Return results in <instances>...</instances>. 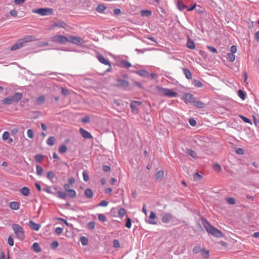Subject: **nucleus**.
<instances>
[{
    "label": "nucleus",
    "mask_w": 259,
    "mask_h": 259,
    "mask_svg": "<svg viewBox=\"0 0 259 259\" xmlns=\"http://www.w3.org/2000/svg\"><path fill=\"white\" fill-rule=\"evenodd\" d=\"M29 226L32 230L34 231H38L40 227V225L33 222L32 221H29Z\"/></svg>",
    "instance_id": "15"
},
{
    "label": "nucleus",
    "mask_w": 259,
    "mask_h": 259,
    "mask_svg": "<svg viewBox=\"0 0 259 259\" xmlns=\"http://www.w3.org/2000/svg\"><path fill=\"white\" fill-rule=\"evenodd\" d=\"M90 120H91L90 117L89 115H87L84 117L82 118L81 121L83 123H85L89 122L90 121Z\"/></svg>",
    "instance_id": "50"
},
{
    "label": "nucleus",
    "mask_w": 259,
    "mask_h": 259,
    "mask_svg": "<svg viewBox=\"0 0 259 259\" xmlns=\"http://www.w3.org/2000/svg\"><path fill=\"white\" fill-rule=\"evenodd\" d=\"M69 187H66V197H69L71 198H74L76 196V192L73 189L68 188Z\"/></svg>",
    "instance_id": "13"
},
{
    "label": "nucleus",
    "mask_w": 259,
    "mask_h": 259,
    "mask_svg": "<svg viewBox=\"0 0 259 259\" xmlns=\"http://www.w3.org/2000/svg\"><path fill=\"white\" fill-rule=\"evenodd\" d=\"M27 135L28 138L32 139L34 137L33 132L32 130L29 129L27 131Z\"/></svg>",
    "instance_id": "47"
},
{
    "label": "nucleus",
    "mask_w": 259,
    "mask_h": 259,
    "mask_svg": "<svg viewBox=\"0 0 259 259\" xmlns=\"http://www.w3.org/2000/svg\"><path fill=\"white\" fill-rule=\"evenodd\" d=\"M227 58L230 62H233L235 60V57L233 53H229L227 54Z\"/></svg>",
    "instance_id": "36"
},
{
    "label": "nucleus",
    "mask_w": 259,
    "mask_h": 259,
    "mask_svg": "<svg viewBox=\"0 0 259 259\" xmlns=\"http://www.w3.org/2000/svg\"><path fill=\"white\" fill-rule=\"evenodd\" d=\"M36 174L37 175L40 176L43 172V168L39 165H37L36 167Z\"/></svg>",
    "instance_id": "38"
},
{
    "label": "nucleus",
    "mask_w": 259,
    "mask_h": 259,
    "mask_svg": "<svg viewBox=\"0 0 259 259\" xmlns=\"http://www.w3.org/2000/svg\"><path fill=\"white\" fill-rule=\"evenodd\" d=\"M68 184H66V187H69L70 185H72L75 183V179L73 178H70L68 180Z\"/></svg>",
    "instance_id": "42"
},
{
    "label": "nucleus",
    "mask_w": 259,
    "mask_h": 259,
    "mask_svg": "<svg viewBox=\"0 0 259 259\" xmlns=\"http://www.w3.org/2000/svg\"><path fill=\"white\" fill-rule=\"evenodd\" d=\"M201 223L208 233L217 238L223 237L222 232L215 227L211 226L205 218H201Z\"/></svg>",
    "instance_id": "1"
},
{
    "label": "nucleus",
    "mask_w": 259,
    "mask_h": 259,
    "mask_svg": "<svg viewBox=\"0 0 259 259\" xmlns=\"http://www.w3.org/2000/svg\"><path fill=\"white\" fill-rule=\"evenodd\" d=\"M59 245V243L57 241H53L51 244V247L53 249L56 248Z\"/></svg>",
    "instance_id": "56"
},
{
    "label": "nucleus",
    "mask_w": 259,
    "mask_h": 259,
    "mask_svg": "<svg viewBox=\"0 0 259 259\" xmlns=\"http://www.w3.org/2000/svg\"><path fill=\"white\" fill-rule=\"evenodd\" d=\"M32 12L41 16H49L53 14V10L49 8H39L33 10Z\"/></svg>",
    "instance_id": "5"
},
{
    "label": "nucleus",
    "mask_w": 259,
    "mask_h": 259,
    "mask_svg": "<svg viewBox=\"0 0 259 259\" xmlns=\"http://www.w3.org/2000/svg\"><path fill=\"white\" fill-rule=\"evenodd\" d=\"M193 105L196 108L201 109L205 108L206 104L203 102L195 100Z\"/></svg>",
    "instance_id": "17"
},
{
    "label": "nucleus",
    "mask_w": 259,
    "mask_h": 259,
    "mask_svg": "<svg viewBox=\"0 0 259 259\" xmlns=\"http://www.w3.org/2000/svg\"><path fill=\"white\" fill-rule=\"evenodd\" d=\"M186 153L188 155L191 156L193 158H197L196 153L194 150H193L191 149H187Z\"/></svg>",
    "instance_id": "24"
},
{
    "label": "nucleus",
    "mask_w": 259,
    "mask_h": 259,
    "mask_svg": "<svg viewBox=\"0 0 259 259\" xmlns=\"http://www.w3.org/2000/svg\"><path fill=\"white\" fill-rule=\"evenodd\" d=\"M136 73L140 76L143 77H148L149 76V72L145 69H141L136 71Z\"/></svg>",
    "instance_id": "20"
},
{
    "label": "nucleus",
    "mask_w": 259,
    "mask_h": 259,
    "mask_svg": "<svg viewBox=\"0 0 259 259\" xmlns=\"http://www.w3.org/2000/svg\"><path fill=\"white\" fill-rule=\"evenodd\" d=\"M106 10V7L104 5H99L96 8V11L99 13H103Z\"/></svg>",
    "instance_id": "27"
},
{
    "label": "nucleus",
    "mask_w": 259,
    "mask_h": 259,
    "mask_svg": "<svg viewBox=\"0 0 259 259\" xmlns=\"http://www.w3.org/2000/svg\"><path fill=\"white\" fill-rule=\"evenodd\" d=\"M98 219L101 222H105L106 220V216L104 214H102V213L98 214Z\"/></svg>",
    "instance_id": "43"
},
{
    "label": "nucleus",
    "mask_w": 259,
    "mask_h": 259,
    "mask_svg": "<svg viewBox=\"0 0 259 259\" xmlns=\"http://www.w3.org/2000/svg\"><path fill=\"white\" fill-rule=\"evenodd\" d=\"M8 241L9 244L10 246H13V245H14V240H13V239L12 238V237L11 236H9V237Z\"/></svg>",
    "instance_id": "62"
},
{
    "label": "nucleus",
    "mask_w": 259,
    "mask_h": 259,
    "mask_svg": "<svg viewBox=\"0 0 259 259\" xmlns=\"http://www.w3.org/2000/svg\"><path fill=\"white\" fill-rule=\"evenodd\" d=\"M189 122L190 123V124L192 126H194L196 125V120L193 119V118H190L189 119Z\"/></svg>",
    "instance_id": "59"
},
{
    "label": "nucleus",
    "mask_w": 259,
    "mask_h": 259,
    "mask_svg": "<svg viewBox=\"0 0 259 259\" xmlns=\"http://www.w3.org/2000/svg\"><path fill=\"white\" fill-rule=\"evenodd\" d=\"M226 201L230 204H235L236 203V200L234 198L228 197L226 198Z\"/></svg>",
    "instance_id": "44"
},
{
    "label": "nucleus",
    "mask_w": 259,
    "mask_h": 259,
    "mask_svg": "<svg viewBox=\"0 0 259 259\" xmlns=\"http://www.w3.org/2000/svg\"><path fill=\"white\" fill-rule=\"evenodd\" d=\"M66 41L82 47L84 46L85 43L82 38L78 36H70L69 38L66 37Z\"/></svg>",
    "instance_id": "6"
},
{
    "label": "nucleus",
    "mask_w": 259,
    "mask_h": 259,
    "mask_svg": "<svg viewBox=\"0 0 259 259\" xmlns=\"http://www.w3.org/2000/svg\"><path fill=\"white\" fill-rule=\"evenodd\" d=\"M183 73L185 74L186 77L188 79H191L192 78V75L191 71L187 68H183Z\"/></svg>",
    "instance_id": "18"
},
{
    "label": "nucleus",
    "mask_w": 259,
    "mask_h": 259,
    "mask_svg": "<svg viewBox=\"0 0 259 259\" xmlns=\"http://www.w3.org/2000/svg\"><path fill=\"white\" fill-rule=\"evenodd\" d=\"M98 59L99 61L102 63V64H104L105 65H108L110 66V62L106 59L102 55L98 54L97 56Z\"/></svg>",
    "instance_id": "16"
},
{
    "label": "nucleus",
    "mask_w": 259,
    "mask_h": 259,
    "mask_svg": "<svg viewBox=\"0 0 259 259\" xmlns=\"http://www.w3.org/2000/svg\"><path fill=\"white\" fill-rule=\"evenodd\" d=\"M201 255L205 258H208L209 255V251L204 249H202L201 251Z\"/></svg>",
    "instance_id": "35"
},
{
    "label": "nucleus",
    "mask_w": 259,
    "mask_h": 259,
    "mask_svg": "<svg viewBox=\"0 0 259 259\" xmlns=\"http://www.w3.org/2000/svg\"><path fill=\"white\" fill-rule=\"evenodd\" d=\"M20 193L24 196H27L30 194L29 189L26 187H23L20 190Z\"/></svg>",
    "instance_id": "21"
},
{
    "label": "nucleus",
    "mask_w": 259,
    "mask_h": 259,
    "mask_svg": "<svg viewBox=\"0 0 259 259\" xmlns=\"http://www.w3.org/2000/svg\"><path fill=\"white\" fill-rule=\"evenodd\" d=\"M130 82L125 79L121 78H118L116 80V87L119 88H122L124 90H126V88L129 86Z\"/></svg>",
    "instance_id": "8"
},
{
    "label": "nucleus",
    "mask_w": 259,
    "mask_h": 259,
    "mask_svg": "<svg viewBox=\"0 0 259 259\" xmlns=\"http://www.w3.org/2000/svg\"><path fill=\"white\" fill-rule=\"evenodd\" d=\"M43 158V156L41 154L36 155L34 157V159L36 161L40 162Z\"/></svg>",
    "instance_id": "54"
},
{
    "label": "nucleus",
    "mask_w": 259,
    "mask_h": 259,
    "mask_svg": "<svg viewBox=\"0 0 259 259\" xmlns=\"http://www.w3.org/2000/svg\"><path fill=\"white\" fill-rule=\"evenodd\" d=\"M110 167L107 165H104L103 166V169L105 172H108L110 170Z\"/></svg>",
    "instance_id": "63"
},
{
    "label": "nucleus",
    "mask_w": 259,
    "mask_h": 259,
    "mask_svg": "<svg viewBox=\"0 0 259 259\" xmlns=\"http://www.w3.org/2000/svg\"><path fill=\"white\" fill-rule=\"evenodd\" d=\"M55 142V138L54 137H50L47 140V143L49 146H53Z\"/></svg>",
    "instance_id": "32"
},
{
    "label": "nucleus",
    "mask_w": 259,
    "mask_h": 259,
    "mask_svg": "<svg viewBox=\"0 0 259 259\" xmlns=\"http://www.w3.org/2000/svg\"><path fill=\"white\" fill-rule=\"evenodd\" d=\"M156 215L155 214V213L153 212V211H151L150 213V215H149V219H151V220H154L156 218Z\"/></svg>",
    "instance_id": "64"
},
{
    "label": "nucleus",
    "mask_w": 259,
    "mask_h": 259,
    "mask_svg": "<svg viewBox=\"0 0 259 259\" xmlns=\"http://www.w3.org/2000/svg\"><path fill=\"white\" fill-rule=\"evenodd\" d=\"M213 168L217 172H219L221 170V167L218 163H215L213 165Z\"/></svg>",
    "instance_id": "53"
},
{
    "label": "nucleus",
    "mask_w": 259,
    "mask_h": 259,
    "mask_svg": "<svg viewBox=\"0 0 259 259\" xmlns=\"http://www.w3.org/2000/svg\"><path fill=\"white\" fill-rule=\"evenodd\" d=\"M164 171L162 170H159L155 175V178L157 180H160L163 177Z\"/></svg>",
    "instance_id": "25"
},
{
    "label": "nucleus",
    "mask_w": 259,
    "mask_h": 259,
    "mask_svg": "<svg viewBox=\"0 0 259 259\" xmlns=\"http://www.w3.org/2000/svg\"><path fill=\"white\" fill-rule=\"evenodd\" d=\"M87 228L90 230H93L95 228V223L93 221L90 222L87 224Z\"/></svg>",
    "instance_id": "34"
},
{
    "label": "nucleus",
    "mask_w": 259,
    "mask_h": 259,
    "mask_svg": "<svg viewBox=\"0 0 259 259\" xmlns=\"http://www.w3.org/2000/svg\"><path fill=\"white\" fill-rule=\"evenodd\" d=\"M183 99L185 103L187 102L193 104L195 102L196 98L194 97V95L190 93H185L183 94Z\"/></svg>",
    "instance_id": "10"
},
{
    "label": "nucleus",
    "mask_w": 259,
    "mask_h": 259,
    "mask_svg": "<svg viewBox=\"0 0 259 259\" xmlns=\"http://www.w3.org/2000/svg\"><path fill=\"white\" fill-rule=\"evenodd\" d=\"M202 178V176L199 174L198 172L194 174L193 176V179L194 181H199Z\"/></svg>",
    "instance_id": "41"
},
{
    "label": "nucleus",
    "mask_w": 259,
    "mask_h": 259,
    "mask_svg": "<svg viewBox=\"0 0 259 259\" xmlns=\"http://www.w3.org/2000/svg\"><path fill=\"white\" fill-rule=\"evenodd\" d=\"M84 194L88 198H91L93 197V193L91 189L88 188L85 190Z\"/></svg>",
    "instance_id": "28"
},
{
    "label": "nucleus",
    "mask_w": 259,
    "mask_h": 259,
    "mask_svg": "<svg viewBox=\"0 0 259 259\" xmlns=\"http://www.w3.org/2000/svg\"><path fill=\"white\" fill-rule=\"evenodd\" d=\"M125 210L123 208H120L118 211V214L120 217H123L125 214Z\"/></svg>",
    "instance_id": "40"
},
{
    "label": "nucleus",
    "mask_w": 259,
    "mask_h": 259,
    "mask_svg": "<svg viewBox=\"0 0 259 259\" xmlns=\"http://www.w3.org/2000/svg\"><path fill=\"white\" fill-rule=\"evenodd\" d=\"M47 177L49 179L52 180V179L54 178V174L53 171H49L47 172Z\"/></svg>",
    "instance_id": "49"
},
{
    "label": "nucleus",
    "mask_w": 259,
    "mask_h": 259,
    "mask_svg": "<svg viewBox=\"0 0 259 259\" xmlns=\"http://www.w3.org/2000/svg\"><path fill=\"white\" fill-rule=\"evenodd\" d=\"M32 248L36 252H40L41 251V247L37 242H35L33 244Z\"/></svg>",
    "instance_id": "22"
},
{
    "label": "nucleus",
    "mask_w": 259,
    "mask_h": 259,
    "mask_svg": "<svg viewBox=\"0 0 259 259\" xmlns=\"http://www.w3.org/2000/svg\"><path fill=\"white\" fill-rule=\"evenodd\" d=\"M192 83L195 87L201 88L203 87V83L199 80L194 79Z\"/></svg>",
    "instance_id": "30"
},
{
    "label": "nucleus",
    "mask_w": 259,
    "mask_h": 259,
    "mask_svg": "<svg viewBox=\"0 0 259 259\" xmlns=\"http://www.w3.org/2000/svg\"><path fill=\"white\" fill-rule=\"evenodd\" d=\"M109 202L106 200L101 201L98 204V206H107Z\"/></svg>",
    "instance_id": "51"
},
{
    "label": "nucleus",
    "mask_w": 259,
    "mask_h": 259,
    "mask_svg": "<svg viewBox=\"0 0 259 259\" xmlns=\"http://www.w3.org/2000/svg\"><path fill=\"white\" fill-rule=\"evenodd\" d=\"M120 63L121 66L125 68H127L132 66L131 63L126 60H122L120 62Z\"/></svg>",
    "instance_id": "29"
},
{
    "label": "nucleus",
    "mask_w": 259,
    "mask_h": 259,
    "mask_svg": "<svg viewBox=\"0 0 259 259\" xmlns=\"http://www.w3.org/2000/svg\"><path fill=\"white\" fill-rule=\"evenodd\" d=\"M45 97L43 95L39 96L36 99V102L38 105L42 104L45 102Z\"/></svg>",
    "instance_id": "31"
},
{
    "label": "nucleus",
    "mask_w": 259,
    "mask_h": 259,
    "mask_svg": "<svg viewBox=\"0 0 259 259\" xmlns=\"http://www.w3.org/2000/svg\"><path fill=\"white\" fill-rule=\"evenodd\" d=\"M9 206L13 210H18L20 207V203L16 201L11 202L9 203Z\"/></svg>",
    "instance_id": "19"
},
{
    "label": "nucleus",
    "mask_w": 259,
    "mask_h": 259,
    "mask_svg": "<svg viewBox=\"0 0 259 259\" xmlns=\"http://www.w3.org/2000/svg\"><path fill=\"white\" fill-rule=\"evenodd\" d=\"M157 89L159 92H162L166 96L169 97H177L178 96L177 93L172 91L170 89H165L160 87H157Z\"/></svg>",
    "instance_id": "7"
},
{
    "label": "nucleus",
    "mask_w": 259,
    "mask_h": 259,
    "mask_svg": "<svg viewBox=\"0 0 259 259\" xmlns=\"http://www.w3.org/2000/svg\"><path fill=\"white\" fill-rule=\"evenodd\" d=\"M12 229L18 239L23 240L25 239V232L19 225L14 224L12 225Z\"/></svg>",
    "instance_id": "4"
},
{
    "label": "nucleus",
    "mask_w": 259,
    "mask_h": 259,
    "mask_svg": "<svg viewBox=\"0 0 259 259\" xmlns=\"http://www.w3.org/2000/svg\"><path fill=\"white\" fill-rule=\"evenodd\" d=\"M83 180L85 182H88L89 180V176L87 170H83L82 172Z\"/></svg>",
    "instance_id": "39"
},
{
    "label": "nucleus",
    "mask_w": 259,
    "mask_h": 259,
    "mask_svg": "<svg viewBox=\"0 0 259 259\" xmlns=\"http://www.w3.org/2000/svg\"><path fill=\"white\" fill-rule=\"evenodd\" d=\"M237 51V47L236 46L233 45L231 47L230 51L231 53H235Z\"/></svg>",
    "instance_id": "60"
},
{
    "label": "nucleus",
    "mask_w": 259,
    "mask_h": 259,
    "mask_svg": "<svg viewBox=\"0 0 259 259\" xmlns=\"http://www.w3.org/2000/svg\"><path fill=\"white\" fill-rule=\"evenodd\" d=\"M75 140H76V137H75V136L74 135L71 139H66V141H65L66 144H68L70 142H71L72 143H74Z\"/></svg>",
    "instance_id": "48"
},
{
    "label": "nucleus",
    "mask_w": 259,
    "mask_h": 259,
    "mask_svg": "<svg viewBox=\"0 0 259 259\" xmlns=\"http://www.w3.org/2000/svg\"><path fill=\"white\" fill-rule=\"evenodd\" d=\"M9 137V133L8 132H5L2 136V139L3 140L5 141L8 139Z\"/></svg>",
    "instance_id": "55"
},
{
    "label": "nucleus",
    "mask_w": 259,
    "mask_h": 259,
    "mask_svg": "<svg viewBox=\"0 0 259 259\" xmlns=\"http://www.w3.org/2000/svg\"><path fill=\"white\" fill-rule=\"evenodd\" d=\"M35 40V38L33 36L29 35L24 37L22 39H20L18 40V41L13 45L11 47V51H14L18 50L24 46V44L27 42L32 41Z\"/></svg>",
    "instance_id": "2"
},
{
    "label": "nucleus",
    "mask_w": 259,
    "mask_h": 259,
    "mask_svg": "<svg viewBox=\"0 0 259 259\" xmlns=\"http://www.w3.org/2000/svg\"><path fill=\"white\" fill-rule=\"evenodd\" d=\"M188 40L187 42L186 46L190 49H194L195 48V45L194 41L190 38L189 35H187Z\"/></svg>",
    "instance_id": "14"
},
{
    "label": "nucleus",
    "mask_w": 259,
    "mask_h": 259,
    "mask_svg": "<svg viewBox=\"0 0 259 259\" xmlns=\"http://www.w3.org/2000/svg\"><path fill=\"white\" fill-rule=\"evenodd\" d=\"M177 7L181 11H183L185 8H187V6L181 0L178 1Z\"/></svg>",
    "instance_id": "26"
},
{
    "label": "nucleus",
    "mask_w": 259,
    "mask_h": 259,
    "mask_svg": "<svg viewBox=\"0 0 259 259\" xmlns=\"http://www.w3.org/2000/svg\"><path fill=\"white\" fill-rule=\"evenodd\" d=\"M80 240L83 245H86L88 243V239L84 236L81 237Z\"/></svg>",
    "instance_id": "37"
},
{
    "label": "nucleus",
    "mask_w": 259,
    "mask_h": 259,
    "mask_svg": "<svg viewBox=\"0 0 259 259\" xmlns=\"http://www.w3.org/2000/svg\"><path fill=\"white\" fill-rule=\"evenodd\" d=\"M240 118L243 120V121L246 123H250L251 124V121L250 120V119H249V118L243 116V115H240Z\"/></svg>",
    "instance_id": "52"
},
{
    "label": "nucleus",
    "mask_w": 259,
    "mask_h": 259,
    "mask_svg": "<svg viewBox=\"0 0 259 259\" xmlns=\"http://www.w3.org/2000/svg\"><path fill=\"white\" fill-rule=\"evenodd\" d=\"M142 104V102L137 101H132L130 104V107L132 109V112L134 114H138L139 112L138 106Z\"/></svg>",
    "instance_id": "9"
},
{
    "label": "nucleus",
    "mask_w": 259,
    "mask_h": 259,
    "mask_svg": "<svg viewBox=\"0 0 259 259\" xmlns=\"http://www.w3.org/2000/svg\"><path fill=\"white\" fill-rule=\"evenodd\" d=\"M236 152L240 155H242L244 154V151L243 149L241 148H238L236 149Z\"/></svg>",
    "instance_id": "61"
},
{
    "label": "nucleus",
    "mask_w": 259,
    "mask_h": 259,
    "mask_svg": "<svg viewBox=\"0 0 259 259\" xmlns=\"http://www.w3.org/2000/svg\"><path fill=\"white\" fill-rule=\"evenodd\" d=\"M207 48L210 52H211L213 53H217V52H218L217 49L214 47H212L209 46H207Z\"/></svg>",
    "instance_id": "58"
},
{
    "label": "nucleus",
    "mask_w": 259,
    "mask_h": 259,
    "mask_svg": "<svg viewBox=\"0 0 259 259\" xmlns=\"http://www.w3.org/2000/svg\"><path fill=\"white\" fill-rule=\"evenodd\" d=\"M22 98V94L21 93H16L12 96L4 98L3 100V103L5 105H9L14 102H18Z\"/></svg>",
    "instance_id": "3"
},
{
    "label": "nucleus",
    "mask_w": 259,
    "mask_h": 259,
    "mask_svg": "<svg viewBox=\"0 0 259 259\" xmlns=\"http://www.w3.org/2000/svg\"><path fill=\"white\" fill-rule=\"evenodd\" d=\"M172 214L169 213H165L163 214L161 221L163 223H168L172 219Z\"/></svg>",
    "instance_id": "12"
},
{
    "label": "nucleus",
    "mask_w": 259,
    "mask_h": 259,
    "mask_svg": "<svg viewBox=\"0 0 259 259\" xmlns=\"http://www.w3.org/2000/svg\"><path fill=\"white\" fill-rule=\"evenodd\" d=\"M113 244L114 248H119L120 247V243L117 239L113 241Z\"/></svg>",
    "instance_id": "57"
},
{
    "label": "nucleus",
    "mask_w": 259,
    "mask_h": 259,
    "mask_svg": "<svg viewBox=\"0 0 259 259\" xmlns=\"http://www.w3.org/2000/svg\"><path fill=\"white\" fill-rule=\"evenodd\" d=\"M140 13L142 17H148L152 14V11L148 10H144L141 11Z\"/></svg>",
    "instance_id": "23"
},
{
    "label": "nucleus",
    "mask_w": 259,
    "mask_h": 259,
    "mask_svg": "<svg viewBox=\"0 0 259 259\" xmlns=\"http://www.w3.org/2000/svg\"><path fill=\"white\" fill-rule=\"evenodd\" d=\"M201 250L202 249H201L200 246H196L194 247L193 249V252L194 253L197 254L201 252Z\"/></svg>",
    "instance_id": "46"
},
{
    "label": "nucleus",
    "mask_w": 259,
    "mask_h": 259,
    "mask_svg": "<svg viewBox=\"0 0 259 259\" xmlns=\"http://www.w3.org/2000/svg\"><path fill=\"white\" fill-rule=\"evenodd\" d=\"M238 96L243 100H244L246 97L245 93L241 90L238 91Z\"/></svg>",
    "instance_id": "33"
},
{
    "label": "nucleus",
    "mask_w": 259,
    "mask_h": 259,
    "mask_svg": "<svg viewBox=\"0 0 259 259\" xmlns=\"http://www.w3.org/2000/svg\"><path fill=\"white\" fill-rule=\"evenodd\" d=\"M125 227L127 228H130L132 226V221L130 218H126V223L125 225Z\"/></svg>",
    "instance_id": "45"
},
{
    "label": "nucleus",
    "mask_w": 259,
    "mask_h": 259,
    "mask_svg": "<svg viewBox=\"0 0 259 259\" xmlns=\"http://www.w3.org/2000/svg\"><path fill=\"white\" fill-rule=\"evenodd\" d=\"M79 133L81 136L86 139H92L93 138L92 135L87 131L80 127L79 130Z\"/></svg>",
    "instance_id": "11"
}]
</instances>
